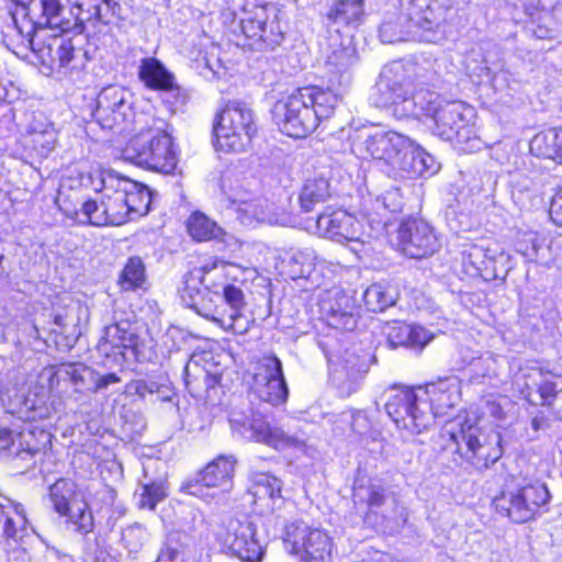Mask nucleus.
<instances>
[{
  "mask_svg": "<svg viewBox=\"0 0 562 562\" xmlns=\"http://www.w3.org/2000/svg\"><path fill=\"white\" fill-rule=\"evenodd\" d=\"M386 339L392 348L408 347L422 349L432 340L434 335L422 326L393 322L385 328Z\"/></svg>",
  "mask_w": 562,
  "mask_h": 562,
  "instance_id": "27",
  "label": "nucleus"
},
{
  "mask_svg": "<svg viewBox=\"0 0 562 562\" xmlns=\"http://www.w3.org/2000/svg\"><path fill=\"white\" fill-rule=\"evenodd\" d=\"M257 125L252 110L244 102L231 101L216 115L213 134L217 150L240 153L250 145Z\"/></svg>",
  "mask_w": 562,
  "mask_h": 562,
  "instance_id": "4",
  "label": "nucleus"
},
{
  "mask_svg": "<svg viewBox=\"0 0 562 562\" xmlns=\"http://www.w3.org/2000/svg\"><path fill=\"white\" fill-rule=\"evenodd\" d=\"M396 292L391 286L383 283H373L367 288L363 293V302L370 312H383L395 304Z\"/></svg>",
  "mask_w": 562,
  "mask_h": 562,
  "instance_id": "41",
  "label": "nucleus"
},
{
  "mask_svg": "<svg viewBox=\"0 0 562 562\" xmlns=\"http://www.w3.org/2000/svg\"><path fill=\"white\" fill-rule=\"evenodd\" d=\"M300 90L308 105L313 108V112L317 114L319 123L334 114L336 106L347 91V89L338 88L337 86L333 87L331 83L326 89L304 87L300 88Z\"/></svg>",
  "mask_w": 562,
  "mask_h": 562,
  "instance_id": "26",
  "label": "nucleus"
},
{
  "mask_svg": "<svg viewBox=\"0 0 562 562\" xmlns=\"http://www.w3.org/2000/svg\"><path fill=\"white\" fill-rule=\"evenodd\" d=\"M100 0H70L72 4L74 20L85 22L93 20V11Z\"/></svg>",
  "mask_w": 562,
  "mask_h": 562,
  "instance_id": "56",
  "label": "nucleus"
},
{
  "mask_svg": "<svg viewBox=\"0 0 562 562\" xmlns=\"http://www.w3.org/2000/svg\"><path fill=\"white\" fill-rule=\"evenodd\" d=\"M218 541L234 557L245 562L261 561L265 550L257 526L247 517H233L223 522Z\"/></svg>",
  "mask_w": 562,
  "mask_h": 562,
  "instance_id": "9",
  "label": "nucleus"
},
{
  "mask_svg": "<svg viewBox=\"0 0 562 562\" xmlns=\"http://www.w3.org/2000/svg\"><path fill=\"white\" fill-rule=\"evenodd\" d=\"M235 462L233 456L216 458L199 473L198 483L206 487H221L223 491H228L232 487Z\"/></svg>",
  "mask_w": 562,
  "mask_h": 562,
  "instance_id": "29",
  "label": "nucleus"
},
{
  "mask_svg": "<svg viewBox=\"0 0 562 562\" xmlns=\"http://www.w3.org/2000/svg\"><path fill=\"white\" fill-rule=\"evenodd\" d=\"M470 381L476 384L491 383L499 375V366L496 358L492 356L481 357L474 360L470 367Z\"/></svg>",
  "mask_w": 562,
  "mask_h": 562,
  "instance_id": "48",
  "label": "nucleus"
},
{
  "mask_svg": "<svg viewBox=\"0 0 562 562\" xmlns=\"http://www.w3.org/2000/svg\"><path fill=\"white\" fill-rule=\"evenodd\" d=\"M551 390H555V397L550 400L547 406L558 418H562V381H558V384L549 385Z\"/></svg>",
  "mask_w": 562,
  "mask_h": 562,
  "instance_id": "63",
  "label": "nucleus"
},
{
  "mask_svg": "<svg viewBox=\"0 0 562 562\" xmlns=\"http://www.w3.org/2000/svg\"><path fill=\"white\" fill-rule=\"evenodd\" d=\"M437 170L435 158L413 142L400 178L423 177L426 173L432 175Z\"/></svg>",
  "mask_w": 562,
  "mask_h": 562,
  "instance_id": "36",
  "label": "nucleus"
},
{
  "mask_svg": "<svg viewBox=\"0 0 562 562\" xmlns=\"http://www.w3.org/2000/svg\"><path fill=\"white\" fill-rule=\"evenodd\" d=\"M93 370L81 363H65L57 371L56 376L60 380H68L74 385L76 392L89 390L90 381L93 379Z\"/></svg>",
  "mask_w": 562,
  "mask_h": 562,
  "instance_id": "42",
  "label": "nucleus"
},
{
  "mask_svg": "<svg viewBox=\"0 0 562 562\" xmlns=\"http://www.w3.org/2000/svg\"><path fill=\"white\" fill-rule=\"evenodd\" d=\"M29 18L33 19L40 29L67 31L72 25V4L70 0H36L30 8Z\"/></svg>",
  "mask_w": 562,
  "mask_h": 562,
  "instance_id": "21",
  "label": "nucleus"
},
{
  "mask_svg": "<svg viewBox=\"0 0 562 562\" xmlns=\"http://www.w3.org/2000/svg\"><path fill=\"white\" fill-rule=\"evenodd\" d=\"M502 436L498 431L485 432L475 425L462 426L450 432L445 452L452 454L450 469L464 468L484 471L503 456Z\"/></svg>",
  "mask_w": 562,
  "mask_h": 562,
  "instance_id": "2",
  "label": "nucleus"
},
{
  "mask_svg": "<svg viewBox=\"0 0 562 562\" xmlns=\"http://www.w3.org/2000/svg\"><path fill=\"white\" fill-rule=\"evenodd\" d=\"M281 481L267 473H259L254 476L250 493L255 503H260L267 508H271L274 499L281 496Z\"/></svg>",
  "mask_w": 562,
  "mask_h": 562,
  "instance_id": "37",
  "label": "nucleus"
},
{
  "mask_svg": "<svg viewBox=\"0 0 562 562\" xmlns=\"http://www.w3.org/2000/svg\"><path fill=\"white\" fill-rule=\"evenodd\" d=\"M550 217L559 226H562V187L558 189L552 198Z\"/></svg>",
  "mask_w": 562,
  "mask_h": 562,
  "instance_id": "62",
  "label": "nucleus"
},
{
  "mask_svg": "<svg viewBox=\"0 0 562 562\" xmlns=\"http://www.w3.org/2000/svg\"><path fill=\"white\" fill-rule=\"evenodd\" d=\"M200 376L207 378L209 374L202 367L198 364V362H192L188 360L183 368V381L187 389H190V386L195 381H198Z\"/></svg>",
  "mask_w": 562,
  "mask_h": 562,
  "instance_id": "60",
  "label": "nucleus"
},
{
  "mask_svg": "<svg viewBox=\"0 0 562 562\" xmlns=\"http://www.w3.org/2000/svg\"><path fill=\"white\" fill-rule=\"evenodd\" d=\"M240 30L259 48H274L283 40L278 10L273 5L256 7L240 20Z\"/></svg>",
  "mask_w": 562,
  "mask_h": 562,
  "instance_id": "15",
  "label": "nucleus"
},
{
  "mask_svg": "<svg viewBox=\"0 0 562 562\" xmlns=\"http://www.w3.org/2000/svg\"><path fill=\"white\" fill-rule=\"evenodd\" d=\"M397 240L400 250L414 259L432 256L441 246L434 228L424 220L416 217H409L401 223Z\"/></svg>",
  "mask_w": 562,
  "mask_h": 562,
  "instance_id": "16",
  "label": "nucleus"
},
{
  "mask_svg": "<svg viewBox=\"0 0 562 562\" xmlns=\"http://www.w3.org/2000/svg\"><path fill=\"white\" fill-rule=\"evenodd\" d=\"M413 140L393 132L360 131L352 140V150L363 157L382 160L389 166V173L400 178Z\"/></svg>",
  "mask_w": 562,
  "mask_h": 562,
  "instance_id": "3",
  "label": "nucleus"
},
{
  "mask_svg": "<svg viewBox=\"0 0 562 562\" xmlns=\"http://www.w3.org/2000/svg\"><path fill=\"white\" fill-rule=\"evenodd\" d=\"M363 16V0H334L326 13L330 24L352 27L359 26Z\"/></svg>",
  "mask_w": 562,
  "mask_h": 562,
  "instance_id": "32",
  "label": "nucleus"
},
{
  "mask_svg": "<svg viewBox=\"0 0 562 562\" xmlns=\"http://www.w3.org/2000/svg\"><path fill=\"white\" fill-rule=\"evenodd\" d=\"M109 188L108 190H110ZM113 194L106 195V199L104 200V205L106 210V216H108V225H121L127 221H131L130 215L126 210L124 195L122 194V191L120 187L115 184L114 188H112Z\"/></svg>",
  "mask_w": 562,
  "mask_h": 562,
  "instance_id": "49",
  "label": "nucleus"
},
{
  "mask_svg": "<svg viewBox=\"0 0 562 562\" xmlns=\"http://www.w3.org/2000/svg\"><path fill=\"white\" fill-rule=\"evenodd\" d=\"M274 117L280 130L290 137L303 138L319 125L318 116L297 89L274 106Z\"/></svg>",
  "mask_w": 562,
  "mask_h": 562,
  "instance_id": "12",
  "label": "nucleus"
},
{
  "mask_svg": "<svg viewBox=\"0 0 562 562\" xmlns=\"http://www.w3.org/2000/svg\"><path fill=\"white\" fill-rule=\"evenodd\" d=\"M81 215L91 225H108V216L104 200L101 203H98L94 200H88L83 202L81 205Z\"/></svg>",
  "mask_w": 562,
  "mask_h": 562,
  "instance_id": "53",
  "label": "nucleus"
},
{
  "mask_svg": "<svg viewBox=\"0 0 562 562\" xmlns=\"http://www.w3.org/2000/svg\"><path fill=\"white\" fill-rule=\"evenodd\" d=\"M16 432L18 431L0 427V454L8 453L9 456H15L13 450L18 448Z\"/></svg>",
  "mask_w": 562,
  "mask_h": 562,
  "instance_id": "59",
  "label": "nucleus"
},
{
  "mask_svg": "<svg viewBox=\"0 0 562 562\" xmlns=\"http://www.w3.org/2000/svg\"><path fill=\"white\" fill-rule=\"evenodd\" d=\"M75 496V483L70 480H57L49 488V498L55 510L60 515H67Z\"/></svg>",
  "mask_w": 562,
  "mask_h": 562,
  "instance_id": "46",
  "label": "nucleus"
},
{
  "mask_svg": "<svg viewBox=\"0 0 562 562\" xmlns=\"http://www.w3.org/2000/svg\"><path fill=\"white\" fill-rule=\"evenodd\" d=\"M189 547V536L183 531L168 533L156 562H184Z\"/></svg>",
  "mask_w": 562,
  "mask_h": 562,
  "instance_id": "39",
  "label": "nucleus"
},
{
  "mask_svg": "<svg viewBox=\"0 0 562 562\" xmlns=\"http://www.w3.org/2000/svg\"><path fill=\"white\" fill-rule=\"evenodd\" d=\"M251 394L260 402L277 406L286 402L289 389L281 360L274 355L262 356L255 368Z\"/></svg>",
  "mask_w": 562,
  "mask_h": 562,
  "instance_id": "11",
  "label": "nucleus"
},
{
  "mask_svg": "<svg viewBox=\"0 0 562 562\" xmlns=\"http://www.w3.org/2000/svg\"><path fill=\"white\" fill-rule=\"evenodd\" d=\"M494 505L497 512L507 516L516 524H522L532 519L530 507L517 484L512 490L503 491L498 497L494 498Z\"/></svg>",
  "mask_w": 562,
  "mask_h": 562,
  "instance_id": "31",
  "label": "nucleus"
},
{
  "mask_svg": "<svg viewBox=\"0 0 562 562\" xmlns=\"http://www.w3.org/2000/svg\"><path fill=\"white\" fill-rule=\"evenodd\" d=\"M380 38L390 44L403 41L435 42L438 38V22L428 5L423 8L411 3L402 29L397 30L391 21L384 22L380 26Z\"/></svg>",
  "mask_w": 562,
  "mask_h": 562,
  "instance_id": "8",
  "label": "nucleus"
},
{
  "mask_svg": "<svg viewBox=\"0 0 562 562\" xmlns=\"http://www.w3.org/2000/svg\"><path fill=\"white\" fill-rule=\"evenodd\" d=\"M56 143V134L54 130H44L41 132H33L30 135V144L40 156H47Z\"/></svg>",
  "mask_w": 562,
  "mask_h": 562,
  "instance_id": "54",
  "label": "nucleus"
},
{
  "mask_svg": "<svg viewBox=\"0 0 562 562\" xmlns=\"http://www.w3.org/2000/svg\"><path fill=\"white\" fill-rule=\"evenodd\" d=\"M27 519L25 517V513L23 507L18 504L14 506V516L10 513L5 522V529L1 537H3L8 544L10 546V541H18L23 537V532L25 530Z\"/></svg>",
  "mask_w": 562,
  "mask_h": 562,
  "instance_id": "50",
  "label": "nucleus"
},
{
  "mask_svg": "<svg viewBox=\"0 0 562 562\" xmlns=\"http://www.w3.org/2000/svg\"><path fill=\"white\" fill-rule=\"evenodd\" d=\"M517 486L525 496L528 507L531 509L532 517H535L539 508L549 502L550 493L546 484L538 480L522 479L521 482L517 483Z\"/></svg>",
  "mask_w": 562,
  "mask_h": 562,
  "instance_id": "45",
  "label": "nucleus"
},
{
  "mask_svg": "<svg viewBox=\"0 0 562 562\" xmlns=\"http://www.w3.org/2000/svg\"><path fill=\"white\" fill-rule=\"evenodd\" d=\"M123 156L137 166L165 175L172 173L178 164L171 136L160 130L139 132L130 140Z\"/></svg>",
  "mask_w": 562,
  "mask_h": 562,
  "instance_id": "5",
  "label": "nucleus"
},
{
  "mask_svg": "<svg viewBox=\"0 0 562 562\" xmlns=\"http://www.w3.org/2000/svg\"><path fill=\"white\" fill-rule=\"evenodd\" d=\"M93 115L102 128L119 127L132 115L131 91L116 85L103 88L97 98Z\"/></svg>",
  "mask_w": 562,
  "mask_h": 562,
  "instance_id": "17",
  "label": "nucleus"
},
{
  "mask_svg": "<svg viewBox=\"0 0 562 562\" xmlns=\"http://www.w3.org/2000/svg\"><path fill=\"white\" fill-rule=\"evenodd\" d=\"M384 407L398 428L411 434H420L432 423L427 400L407 386L393 385L383 393Z\"/></svg>",
  "mask_w": 562,
  "mask_h": 562,
  "instance_id": "6",
  "label": "nucleus"
},
{
  "mask_svg": "<svg viewBox=\"0 0 562 562\" xmlns=\"http://www.w3.org/2000/svg\"><path fill=\"white\" fill-rule=\"evenodd\" d=\"M423 394L427 395L424 400L429 403L432 419L437 416H447L460 401V381L457 376L439 379L428 384Z\"/></svg>",
  "mask_w": 562,
  "mask_h": 562,
  "instance_id": "24",
  "label": "nucleus"
},
{
  "mask_svg": "<svg viewBox=\"0 0 562 562\" xmlns=\"http://www.w3.org/2000/svg\"><path fill=\"white\" fill-rule=\"evenodd\" d=\"M90 178L95 191L108 190L115 184L120 187L131 221L148 213L151 203V192L148 187L104 170L94 171Z\"/></svg>",
  "mask_w": 562,
  "mask_h": 562,
  "instance_id": "14",
  "label": "nucleus"
},
{
  "mask_svg": "<svg viewBox=\"0 0 562 562\" xmlns=\"http://www.w3.org/2000/svg\"><path fill=\"white\" fill-rule=\"evenodd\" d=\"M93 11V19L103 24H109L114 18L121 16V5L116 0H100Z\"/></svg>",
  "mask_w": 562,
  "mask_h": 562,
  "instance_id": "55",
  "label": "nucleus"
},
{
  "mask_svg": "<svg viewBox=\"0 0 562 562\" xmlns=\"http://www.w3.org/2000/svg\"><path fill=\"white\" fill-rule=\"evenodd\" d=\"M329 195V182L326 178L310 179L300 194L301 207L304 212H311L316 204L325 202Z\"/></svg>",
  "mask_w": 562,
  "mask_h": 562,
  "instance_id": "40",
  "label": "nucleus"
},
{
  "mask_svg": "<svg viewBox=\"0 0 562 562\" xmlns=\"http://www.w3.org/2000/svg\"><path fill=\"white\" fill-rule=\"evenodd\" d=\"M158 464V460H148L143 464L145 482L142 483L138 498V506L140 508L155 509L156 505L168 495L165 474L156 477L149 475V472L157 468Z\"/></svg>",
  "mask_w": 562,
  "mask_h": 562,
  "instance_id": "28",
  "label": "nucleus"
},
{
  "mask_svg": "<svg viewBox=\"0 0 562 562\" xmlns=\"http://www.w3.org/2000/svg\"><path fill=\"white\" fill-rule=\"evenodd\" d=\"M139 341L135 326L128 321H119L104 328L98 349L105 356L113 353L121 355L123 358H126V351H130L136 358L139 352Z\"/></svg>",
  "mask_w": 562,
  "mask_h": 562,
  "instance_id": "20",
  "label": "nucleus"
},
{
  "mask_svg": "<svg viewBox=\"0 0 562 562\" xmlns=\"http://www.w3.org/2000/svg\"><path fill=\"white\" fill-rule=\"evenodd\" d=\"M138 77L150 89L168 91L176 88L175 76L156 58L142 60Z\"/></svg>",
  "mask_w": 562,
  "mask_h": 562,
  "instance_id": "33",
  "label": "nucleus"
},
{
  "mask_svg": "<svg viewBox=\"0 0 562 562\" xmlns=\"http://www.w3.org/2000/svg\"><path fill=\"white\" fill-rule=\"evenodd\" d=\"M378 106H391L397 117H430L434 134L457 145L476 138L474 109L461 101L442 103L439 97L427 89H417L409 79L391 82L382 78L374 87Z\"/></svg>",
  "mask_w": 562,
  "mask_h": 562,
  "instance_id": "1",
  "label": "nucleus"
},
{
  "mask_svg": "<svg viewBox=\"0 0 562 562\" xmlns=\"http://www.w3.org/2000/svg\"><path fill=\"white\" fill-rule=\"evenodd\" d=\"M1 403L7 413L19 419H30L34 403L26 398L25 392L18 389L7 390L1 394Z\"/></svg>",
  "mask_w": 562,
  "mask_h": 562,
  "instance_id": "43",
  "label": "nucleus"
},
{
  "mask_svg": "<svg viewBox=\"0 0 562 562\" xmlns=\"http://www.w3.org/2000/svg\"><path fill=\"white\" fill-rule=\"evenodd\" d=\"M145 265L140 257H131L125 263L119 277V283L125 291L143 288L146 282Z\"/></svg>",
  "mask_w": 562,
  "mask_h": 562,
  "instance_id": "44",
  "label": "nucleus"
},
{
  "mask_svg": "<svg viewBox=\"0 0 562 562\" xmlns=\"http://www.w3.org/2000/svg\"><path fill=\"white\" fill-rule=\"evenodd\" d=\"M529 147L532 155L562 164V130L551 128L536 134Z\"/></svg>",
  "mask_w": 562,
  "mask_h": 562,
  "instance_id": "34",
  "label": "nucleus"
},
{
  "mask_svg": "<svg viewBox=\"0 0 562 562\" xmlns=\"http://www.w3.org/2000/svg\"><path fill=\"white\" fill-rule=\"evenodd\" d=\"M284 543L301 562H328L330 559V538L323 530L311 528L303 521L286 526Z\"/></svg>",
  "mask_w": 562,
  "mask_h": 562,
  "instance_id": "10",
  "label": "nucleus"
},
{
  "mask_svg": "<svg viewBox=\"0 0 562 562\" xmlns=\"http://www.w3.org/2000/svg\"><path fill=\"white\" fill-rule=\"evenodd\" d=\"M363 492L366 494V502L369 507H371V508L380 507L384 504L385 494H384V490L382 487L372 485L366 490H362V488L356 490L353 493L355 499H357V498L363 499V496H362Z\"/></svg>",
  "mask_w": 562,
  "mask_h": 562,
  "instance_id": "58",
  "label": "nucleus"
},
{
  "mask_svg": "<svg viewBox=\"0 0 562 562\" xmlns=\"http://www.w3.org/2000/svg\"><path fill=\"white\" fill-rule=\"evenodd\" d=\"M316 255L311 248H304L293 252L284 261V273L292 280L307 279L315 267Z\"/></svg>",
  "mask_w": 562,
  "mask_h": 562,
  "instance_id": "38",
  "label": "nucleus"
},
{
  "mask_svg": "<svg viewBox=\"0 0 562 562\" xmlns=\"http://www.w3.org/2000/svg\"><path fill=\"white\" fill-rule=\"evenodd\" d=\"M217 265L216 262H213L212 265H204L202 268L200 269H196L192 272H190V277L186 280V288H184V293H188L189 296L191 297V302L188 303L191 307L198 310V301L194 296H192L191 294V289H192V285L190 284V282H194L195 279H199L201 281L202 284H204L205 289L209 288V285L205 283L206 280H205V274L211 272L212 270L216 269Z\"/></svg>",
  "mask_w": 562,
  "mask_h": 562,
  "instance_id": "57",
  "label": "nucleus"
},
{
  "mask_svg": "<svg viewBox=\"0 0 562 562\" xmlns=\"http://www.w3.org/2000/svg\"><path fill=\"white\" fill-rule=\"evenodd\" d=\"M558 381H562V376L552 374L550 372H539V379L535 381L536 392L539 396V404L548 406L551 398L555 397V390L548 387L549 385L558 384Z\"/></svg>",
  "mask_w": 562,
  "mask_h": 562,
  "instance_id": "52",
  "label": "nucleus"
},
{
  "mask_svg": "<svg viewBox=\"0 0 562 562\" xmlns=\"http://www.w3.org/2000/svg\"><path fill=\"white\" fill-rule=\"evenodd\" d=\"M547 16V22L548 23H543V24H538L536 26V29L533 30V35L537 37V38H540V40H559L562 37V34L550 26V24L553 22V19L550 14H546Z\"/></svg>",
  "mask_w": 562,
  "mask_h": 562,
  "instance_id": "61",
  "label": "nucleus"
},
{
  "mask_svg": "<svg viewBox=\"0 0 562 562\" xmlns=\"http://www.w3.org/2000/svg\"><path fill=\"white\" fill-rule=\"evenodd\" d=\"M378 202L382 203L385 210H389L392 213L400 211L401 203L398 201V192L397 191H387L382 196L378 198Z\"/></svg>",
  "mask_w": 562,
  "mask_h": 562,
  "instance_id": "64",
  "label": "nucleus"
},
{
  "mask_svg": "<svg viewBox=\"0 0 562 562\" xmlns=\"http://www.w3.org/2000/svg\"><path fill=\"white\" fill-rule=\"evenodd\" d=\"M329 361L334 367V380L346 394L355 392L369 371V353L356 347Z\"/></svg>",
  "mask_w": 562,
  "mask_h": 562,
  "instance_id": "19",
  "label": "nucleus"
},
{
  "mask_svg": "<svg viewBox=\"0 0 562 562\" xmlns=\"http://www.w3.org/2000/svg\"><path fill=\"white\" fill-rule=\"evenodd\" d=\"M321 312L327 324L339 330H353L357 325V305L352 296L337 291L323 299L319 304Z\"/></svg>",
  "mask_w": 562,
  "mask_h": 562,
  "instance_id": "22",
  "label": "nucleus"
},
{
  "mask_svg": "<svg viewBox=\"0 0 562 562\" xmlns=\"http://www.w3.org/2000/svg\"><path fill=\"white\" fill-rule=\"evenodd\" d=\"M232 430L248 441L267 445L277 450L301 448L304 445L302 435L292 432L280 426H272L262 414L250 411V414L233 411L229 417Z\"/></svg>",
  "mask_w": 562,
  "mask_h": 562,
  "instance_id": "7",
  "label": "nucleus"
},
{
  "mask_svg": "<svg viewBox=\"0 0 562 562\" xmlns=\"http://www.w3.org/2000/svg\"><path fill=\"white\" fill-rule=\"evenodd\" d=\"M316 227L321 234L338 243L358 240L360 235V223L341 210L318 215Z\"/></svg>",
  "mask_w": 562,
  "mask_h": 562,
  "instance_id": "25",
  "label": "nucleus"
},
{
  "mask_svg": "<svg viewBox=\"0 0 562 562\" xmlns=\"http://www.w3.org/2000/svg\"><path fill=\"white\" fill-rule=\"evenodd\" d=\"M16 437L18 448L13 452L23 460H31L50 442V434L43 429L24 428L16 432Z\"/></svg>",
  "mask_w": 562,
  "mask_h": 562,
  "instance_id": "35",
  "label": "nucleus"
},
{
  "mask_svg": "<svg viewBox=\"0 0 562 562\" xmlns=\"http://www.w3.org/2000/svg\"><path fill=\"white\" fill-rule=\"evenodd\" d=\"M187 228L192 238L200 241L215 238L221 232L215 222L200 212H195L189 217Z\"/></svg>",
  "mask_w": 562,
  "mask_h": 562,
  "instance_id": "47",
  "label": "nucleus"
},
{
  "mask_svg": "<svg viewBox=\"0 0 562 562\" xmlns=\"http://www.w3.org/2000/svg\"><path fill=\"white\" fill-rule=\"evenodd\" d=\"M34 55L43 65L65 71H80L89 60L87 50L76 48L72 40L58 35L38 38Z\"/></svg>",
  "mask_w": 562,
  "mask_h": 562,
  "instance_id": "13",
  "label": "nucleus"
},
{
  "mask_svg": "<svg viewBox=\"0 0 562 562\" xmlns=\"http://www.w3.org/2000/svg\"><path fill=\"white\" fill-rule=\"evenodd\" d=\"M19 16L12 13L13 25L3 33V43L18 57L27 58L30 53H35L36 42L41 38L36 33L38 25L33 19Z\"/></svg>",
  "mask_w": 562,
  "mask_h": 562,
  "instance_id": "23",
  "label": "nucleus"
},
{
  "mask_svg": "<svg viewBox=\"0 0 562 562\" xmlns=\"http://www.w3.org/2000/svg\"><path fill=\"white\" fill-rule=\"evenodd\" d=\"M357 48L351 36L331 37L325 66L328 83L348 89L352 81L351 68L357 64Z\"/></svg>",
  "mask_w": 562,
  "mask_h": 562,
  "instance_id": "18",
  "label": "nucleus"
},
{
  "mask_svg": "<svg viewBox=\"0 0 562 562\" xmlns=\"http://www.w3.org/2000/svg\"><path fill=\"white\" fill-rule=\"evenodd\" d=\"M130 553H137L145 543L146 529L140 524H134L122 531L121 538Z\"/></svg>",
  "mask_w": 562,
  "mask_h": 562,
  "instance_id": "51",
  "label": "nucleus"
},
{
  "mask_svg": "<svg viewBox=\"0 0 562 562\" xmlns=\"http://www.w3.org/2000/svg\"><path fill=\"white\" fill-rule=\"evenodd\" d=\"M214 294L217 297L223 299L224 302L228 305V307H229L228 317H227V319H225V318H220L215 315H207V314L205 315V317L220 323L221 326L225 329H231L235 333H244L246 330V326L240 324V321L243 318L240 311L245 306L243 291L233 284H227L223 288V295H220L217 292H214Z\"/></svg>",
  "mask_w": 562,
  "mask_h": 562,
  "instance_id": "30",
  "label": "nucleus"
}]
</instances>
